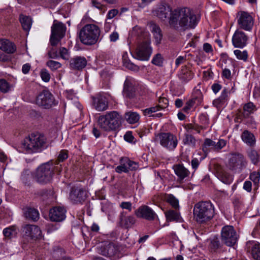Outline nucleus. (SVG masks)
Returning <instances> with one entry per match:
<instances>
[{
    "label": "nucleus",
    "mask_w": 260,
    "mask_h": 260,
    "mask_svg": "<svg viewBox=\"0 0 260 260\" xmlns=\"http://www.w3.org/2000/svg\"><path fill=\"white\" fill-rule=\"evenodd\" d=\"M153 14L161 20L169 19L171 26L177 30L194 28L198 22L196 15L190 8H177L172 10L166 3L158 5L153 11Z\"/></svg>",
    "instance_id": "1"
},
{
    "label": "nucleus",
    "mask_w": 260,
    "mask_h": 260,
    "mask_svg": "<svg viewBox=\"0 0 260 260\" xmlns=\"http://www.w3.org/2000/svg\"><path fill=\"white\" fill-rule=\"evenodd\" d=\"M166 201L175 209L179 208V201L173 195L171 194H168L166 197Z\"/></svg>",
    "instance_id": "41"
},
{
    "label": "nucleus",
    "mask_w": 260,
    "mask_h": 260,
    "mask_svg": "<svg viewBox=\"0 0 260 260\" xmlns=\"http://www.w3.org/2000/svg\"><path fill=\"white\" fill-rule=\"evenodd\" d=\"M221 240L228 246H233L236 243L238 235L233 226L225 225L222 228Z\"/></svg>",
    "instance_id": "6"
},
{
    "label": "nucleus",
    "mask_w": 260,
    "mask_h": 260,
    "mask_svg": "<svg viewBox=\"0 0 260 260\" xmlns=\"http://www.w3.org/2000/svg\"><path fill=\"white\" fill-rule=\"evenodd\" d=\"M244 115L248 117L257 110L256 106L252 102H249L244 106Z\"/></svg>",
    "instance_id": "37"
},
{
    "label": "nucleus",
    "mask_w": 260,
    "mask_h": 260,
    "mask_svg": "<svg viewBox=\"0 0 260 260\" xmlns=\"http://www.w3.org/2000/svg\"><path fill=\"white\" fill-rule=\"evenodd\" d=\"M151 62L156 66H161L163 62V57L160 54L158 53L153 57Z\"/></svg>",
    "instance_id": "50"
},
{
    "label": "nucleus",
    "mask_w": 260,
    "mask_h": 260,
    "mask_svg": "<svg viewBox=\"0 0 260 260\" xmlns=\"http://www.w3.org/2000/svg\"><path fill=\"white\" fill-rule=\"evenodd\" d=\"M175 174L181 179H184L189 175V172L181 165H177L174 167Z\"/></svg>",
    "instance_id": "35"
},
{
    "label": "nucleus",
    "mask_w": 260,
    "mask_h": 260,
    "mask_svg": "<svg viewBox=\"0 0 260 260\" xmlns=\"http://www.w3.org/2000/svg\"><path fill=\"white\" fill-rule=\"evenodd\" d=\"M87 197V192L82 187H74L70 193V199L74 203H82Z\"/></svg>",
    "instance_id": "14"
},
{
    "label": "nucleus",
    "mask_w": 260,
    "mask_h": 260,
    "mask_svg": "<svg viewBox=\"0 0 260 260\" xmlns=\"http://www.w3.org/2000/svg\"><path fill=\"white\" fill-rule=\"evenodd\" d=\"M243 142L247 145L250 146L255 145L256 138L254 135L247 130H244L241 135Z\"/></svg>",
    "instance_id": "26"
},
{
    "label": "nucleus",
    "mask_w": 260,
    "mask_h": 260,
    "mask_svg": "<svg viewBox=\"0 0 260 260\" xmlns=\"http://www.w3.org/2000/svg\"><path fill=\"white\" fill-rule=\"evenodd\" d=\"M66 209L62 207H55L50 210L49 217L51 221L60 222L66 218Z\"/></svg>",
    "instance_id": "20"
},
{
    "label": "nucleus",
    "mask_w": 260,
    "mask_h": 260,
    "mask_svg": "<svg viewBox=\"0 0 260 260\" xmlns=\"http://www.w3.org/2000/svg\"><path fill=\"white\" fill-rule=\"evenodd\" d=\"M237 23L239 27L246 31H250L253 26L254 18L245 11H240L237 14Z\"/></svg>",
    "instance_id": "8"
},
{
    "label": "nucleus",
    "mask_w": 260,
    "mask_h": 260,
    "mask_svg": "<svg viewBox=\"0 0 260 260\" xmlns=\"http://www.w3.org/2000/svg\"><path fill=\"white\" fill-rule=\"evenodd\" d=\"M162 107L160 105H156L154 107H152L149 108H147L143 110V113L145 116H155V117H161L162 114L161 113H158L155 114L154 113L161 110L162 109Z\"/></svg>",
    "instance_id": "28"
},
{
    "label": "nucleus",
    "mask_w": 260,
    "mask_h": 260,
    "mask_svg": "<svg viewBox=\"0 0 260 260\" xmlns=\"http://www.w3.org/2000/svg\"><path fill=\"white\" fill-rule=\"evenodd\" d=\"M118 13V11L117 9H113L108 11L107 14V18L108 19H111L115 17Z\"/></svg>",
    "instance_id": "57"
},
{
    "label": "nucleus",
    "mask_w": 260,
    "mask_h": 260,
    "mask_svg": "<svg viewBox=\"0 0 260 260\" xmlns=\"http://www.w3.org/2000/svg\"><path fill=\"white\" fill-rule=\"evenodd\" d=\"M121 117L116 111L107 113L100 116L99 124L101 128L106 131L116 129L121 123Z\"/></svg>",
    "instance_id": "4"
},
{
    "label": "nucleus",
    "mask_w": 260,
    "mask_h": 260,
    "mask_svg": "<svg viewBox=\"0 0 260 260\" xmlns=\"http://www.w3.org/2000/svg\"><path fill=\"white\" fill-rule=\"evenodd\" d=\"M108 100L104 94L99 93L92 97V106L98 111H104L108 108Z\"/></svg>",
    "instance_id": "15"
},
{
    "label": "nucleus",
    "mask_w": 260,
    "mask_h": 260,
    "mask_svg": "<svg viewBox=\"0 0 260 260\" xmlns=\"http://www.w3.org/2000/svg\"><path fill=\"white\" fill-rule=\"evenodd\" d=\"M133 85L131 81L126 79L125 81L123 87V93L126 96H129L131 92L133 91Z\"/></svg>",
    "instance_id": "42"
},
{
    "label": "nucleus",
    "mask_w": 260,
    "mask_h": 260,
    "mask_svg": "<svg viewBox=\"0 0 260 260\" xmlns=\"http://www.w3.org/2000/svg\"><path fill=\"white\" fill-rule=\"evenodd\" d=\"M152 52L149 42H145L140 44L136 50V58L142 61L148 60Z\"/></svg>",
    "instance_id": "13"
},
{
    "label": "nucleus",
    "mask_w": 260,
    "mask_h": 260,
    "mask_svg": "<svg viewBox=\"0 0 260 260\" xmlns=\"http://www.w3.org/2000/svg\"><path fill=\"white\" fill-rule=\"evenodd\" d=\"M46 66L52 71H54L60 69L62 66L61 64L59 62L53 60H49L47 61Z\"/></svg>",
    "instance_id": "45"
},
{
    "label": "nucleus",
    "mask_w": 260,
    "mask_h": 260,
    "mask_svg": "<svg viewBox=\"0 0 260 260\" xmlns=\"http://www.w3.org/2000/svg\"><path fill=\"white\" fill-rule=\"evenodd\" d=\"M109 38L111 42H116L119 38V34L117 31H113L110 35Z\"/></svg>",
    "instance_id": "62"
},
{
    "label": "nucleus",
    "mask_w": 260,
    "mask_h": 260,
    "mask_svg": "<svg viewBox=\"0 0 260 260\" xmlns=\"http://www.w3.org/2000/svg\"><path fill=\"white\" fill-rule=\"evenodd\" d=\"M66 31V25L61 22L54 21L51 27V35L50 42L52 46H56L64 36Z\"/></svg>",
    "instance_id": "7"
},
{
    "label": "nucleus",
    "mask_w": 260,
    "mask_h": 260,
    "mask_svg": "<svg viewBox=\"0 0 260 260\" xmlns=\"http://www.w3.org/2000/svg\"><path fill=\"white\" fill-rule=\"evenodd\" d=\"M31 69V66L29 63H26L22 66V72L24 74H27Z\"/></svg>",
    "instance_id": "61"
},
{
    "label": "nucleus",
    "mask_w": 260,
    "mask_h": 260,
    "mask_svg": "<svg viewBox=\"0 0 260 260\" xmlns=\"http://www.w3.org/2000/svg\"><path fill=\"white\" fill-rule=\"evenodd\" d=\"M250 179L252 180L254 184L258 183L260 179V174L257 172H253L250 175Z\"/></svg>",
    "instance_id": "52"
},
{
    "label": "nucleus",
    "mask_w": 260,
    "mask_h": 260,
    "mask_svg": "<svg viewBox=\"0 0 260 260\" xmlns=\"http://www.w3.org/2000/svg\"><path fill=\"white\" fill-rule=\"evenodd\" d=\"M36 104L45 109H49L57 105L53 95L48 91L44 90L37 97Z\"/></svg>",
    "instance_id": "9"
},
{
    "label": "nucleus",
    "mask_w": 260,
    "mask_h": 260,
    "mask_svg": "<svg viewBox=\"0 0 260 260\" xmlns=\"http://www.w3.org/2000/svg\"><path fill=\"white\" fill-rule=\"evenodd\" d=\"M162 146H177L178 140L175 135L171 133H161L157 136Z\"/></svg>",
    "instance_id": "18"
},
{
    "label": "nucleus",
    "mask_w": 260,
    "mask_h": 260,
    "mask_svg": "<svg viewBox=\"0 0 260 260\" xmlns=\"http://www.w3.org/2000/svg\"><path fill=\"white\" fill-rule=\"evenodd\" d=\"M120 207L123 209H127L129 211L132 210V204L129 202H122L120 204Z\"/></svg>",
    "instance_id": "56"
},
{
    "label": "nucleus",
    "mask_w": 260,
    "mask_h": 260,
    "mask_svg": "<svg viewBox=\"0 0 260 260\" xmlns=\"http://www.w3.org/2000/svg\"><path fill=\"white\" fill-rule=\"evenodd\" d=\"M54 171H60L59 167H55L52 161H48L40 166L37 169L35 177L38 182L47 183L51 179Z\"/></svg>",
    "instance_id": "5"
},
{
    "label": "nucleus",
    "mask_w": 260,
    "mask_h": 260,
    "mask_svg": "<svg viewBox=\"0 0 260 260\" xmlns=\"http://www.w3.org/2000/svg\"><path fill=\"white\" fill-rule=\"evenodd\" d=\"M19 20L23 29L26 31L29 30L32 24L31 18L28 16L21 14L19 17Z\"/></svg>",
    "instance_id": "32"
},
{
    "label": "nucleus",
    "mask_w": 260,
    "mask_h": 260,
    "mask_svg": "<svg viewBox=\"0 0 260 260\" xmlns=\"http://www.w3.org/2000/svg\"><path fill=\"white\" fill-rule=\"evenodd\" d=\"M165 215L168 221H179L181 219L180 213L177 210H169L166 212Z\"/></svg>",
    "instance_id": "34"
},
{
    "label": "nucleus",
    "mask_w": 260,
    "mask_h": 260,
    "mask_svg": "<svg viewBox=\"0 0 260 260\" xmlns=\"http://www.w3.org/2000/svg\"><path fill=\"white\" fill-rule=\"evenodd\" d=\"M124 139L126 142L132 144H135V141H134L135 138L133 136L131 132H126L124 136Z\"/></svg>",
    "instance_id": "54"
},
{
    "label": "nucleus",
    "mask_w": 260,
    "mask_h": 260,
    "mask_svg": "<svg viewBox=\"0 0 260 260\" xmlns=\"http://www.w3.org/2000/svg\"><path fill=\"white\" fill-rule=\"evenodd\" d=\"M179 79L183 82H187L192 78V74L189 70L184 67L178 74Z\"/></svg>",
    "instance_id": "29"
},
{
    "label": "nucleus",
    "mask_w": 260,
    "mask_h": 260,
    "mask_svg": "<svg viewBox=\"0 0 260 260\" xmlns=\"http://www.w3.org/2000/svg\"><path fill=\"white\" fill-rule=\"evenodd\" d=\"M200 122L203 128H206L209 124V120L206 114H202L199 116Z\"/></svg>",
    "instance_id": "46"
},
{
    "label": "nucleus",
    "mask_w": 260,
    "mask_h": 260,
    "mask_svg": "<svg viewBox=\"0 0 260 260\" xmlns=\"http://www.w3.org/2000/svg\"><path fill=\"white\" fill-rule=\"evenodd\" d=\"M183 143L185 145L194 146L196 145V139L191 135H186L183 140Z\"/></svg>",
    "instance_id": "47"
},
{
    "label": "nucleus",
    "mask_w": 260,
    "mask_h": 260,
    "mask_svg": "<svg viewBox=\"0 0 260 260\" xmlns=\"http://www.w3.org/2000/svg\"><path fill=\"white\" fill-rule=\"evenodd\" d=\"M136 221L135 218L133 216H128L124 219L125 226L126 228L131 226Z\"/></svg>",
    "instance_id": "53"
},
{
    "label": "nucleus",
    "mask_w": 260,
    "mask_h": 260,
    "mask_svg": "<svg viewBox=\"0 0 260 260\" xmlns=\"http://www.w3.org/2000/svg\"><path fill=\"white\" fill-rule=\"evenodd\" d=\"M246 123L250 127L252 128H256V122L252 117L246 120Z\"/></svg>",
    "instance_id": "60"
},
{
    "label": "nucleus",
    "mask_w": 260,
    "mask_h": 260,
    "mask_svg": "<svg viewBox=\"0 0 260 260\" xmlns=\"http://www.w3.org/2000/svg\"><path fill=\"white\" fill-rule=\"evenodd\" d=\"M233 61L230 59L223 58L221 60V68L222 69L221 76L223 78L230 80L232 78L231 69L233 68Z\"/></svg>",
    "instance_id": "22"
},
{
    "label": "nucleus",
    "mask_w": 260,
    "mask_h": 260,
    "mask_svg": "<svg viewBox=\"0 0 260 260\" xmlns=\"http://www.w3.org/2000/svg\"><path fill=\"white\" fill-rule=\"evenodd\" d=\"M100 35V28L95 24H90L85 25L81 29L79 37L83 44L91 45L97 42Z\"/></svg>",
    "instance_id": "3"
},
{
    "label": "nucleus",
    "mask_w": 260,
    "mask_h": 260,
    "mask_svg": "<svg viewBox=\"0 0 260 260\" xmlns=\"http://www.w3.org/2000/svg\"><path fill=\"white\" fill-rule=\"evenodd\" d=\"M138 218H142L148 220H153L156 216L154 211L149 206L143 205L139 207L135 212Z\"/></svg>",
    "instance_id": "17"
},
{
    "label": "nucleus",
    "mask_w": 260,
    "mask_h": 260,
    "mask_svg": "<svg viewBox=\"0 0 260 260\" xmlns=\"http://www.w3.org/2000/svg\"><path fill=\"white\" fill-rule=\"evenodd\" d=\"M23 236L31 239L41 238L42 232L40 229L35 225L27 224L23 228Z\"/></svg>",
    "instance_id": "19"
},
{
    "label": "nucleus",
    "mask_w": 260,
    "mask_h": 260,
    "mask_svg": "<svg viewBox=\"0 0 260 260\" xmlns=\"http://www.w3.org/2000/svg\"><path fill=\"white\" fill-rule=\"evenodd\" d=\"M11 60V57L4 53L0 52V61L2 62H8Z\"/></svg>",
    "instance_id": "59"
},
{
    "label": "nucleus",
    "mask_w": 260,
    "mask_h": 260,
    "mask_svg": "<svg viewBox=\"0 0 260 260\" xmlns=\"http://www.w3.org/2000/svg\"><path fill=\"white\" fill-rule=\"evenodd\" d=\"M40 76L42 80L45 82H48L51 78V76L46 69H43L40 71Z\"/></svg>",
    "instance_id": "48"
},
{
    "label": "nucleus",
    "mask_w": 260,
    "mask_h": 260,
    "mask_svg": "<svg viewBox=\"0 0 260 260\" xmlns=\"http://www.w3.org/2000/svg\"><path fill=\"white\" fill-rule=\"evenodd\" d=\"M139 168L138 164L131 160L127 157H121L119 160V165L115 169L118 173H128L129 171H134Z\"/></svg>",
    "instance_id": "12"
},
{
    "label": "nucleus",
    "mask_w": 260,
    "mask_h": 260,
    "mask_svg": "<svg viewBox=\"0 0 260 260\" xmlns=\"http://www.w3.org/2000/svg\"><path fill=\"white\" fill-rule=\"evenodd\" d=\"M234 53L238 59L246 61L248 58V53L246 50L242 51L240 50H235Z\"/></svg>",
    "instance_id": "44"
},
{
    "label": "nucleus",
    "mask_w": 260,
    "mask_h": 260,
    "mask_svg": "<svg viewBox=\"0 0 260 260\" xmlns=\"http://www.w3.org/2000/svg\"><path fill=\"white\" fill-rule=\"evenodd\" d=\"M252 184L249 181H246L244 183L243 188L248 192L251 191Z\"/></svg>",
    "instance_id": "63"
},
{
    "label": "nucleus",
    "mask_w": 260,
    "mask_h": 260,
    "mask_svg": "<svg viewBox=\"0 0 260 260\" xmlns=\"http://www.w3.org/2000/svg\"><path fill=\"white\" fill-rule=\"evenodd\" d=\"M122 60L124 66L126 68L135 71H138L139 70V67L132 63L128 58V55L126 52L123 54Z\"/></svg>",
    "instance_id": "33"
},
{
    "label": "nucleus",
    "mask_w": 260,
    "mask_h": 260,
    "mask_svg": "<svg viewBox=\"0 0 260 260\" xmlns=\"http://www.w3.org/2000/svg\"><path fill=\"white\" fill-rule=\"evenodd\" d=\"M203 99V95L199 89L194 90L192 94V97L186 103L185 106L183 108L184 112H187L191 108L200 105Z\"/></svg>",
    "instance_id": "16"
},
{
    "label": "nucleus",
    "mask_w": 260,
    "mask_h": 260,
    "mask_svg": "<svg viewBox=\"0 0 260 260\" xmlns=\"http://www.w3.org/2000/svg\"><path fill=\"white\" fill-rule=\"evenodd\" d=\"M3 234L5 237L11 239L16 236L17 230L15 226L6 228L3 231Z\"/></svg>",
    "instance_id": "39"
},
{
    "label": "nucleus",
    "mask_w": 260,
    "mask_h": 260,
    "mask_svg": "<svg viewBox=\"0 0 260 260\" xmlns=\"http://www.w3.org/2000/svg\"><path fill=\"white\" fill-rule=\"evenodd\" d=\"M0 49L8 53L13 54L16 50L15 44L7 39L0 40Z\"/></svg>",
    "instance_id": "24"
},
{
    "label": "nucleus",
    "mask_w": 260,
    "mask_h": 260,
    "mask_svg": "<svg viewBox=\"0 0 260 260\" xmlns=\"http://www.w3.org/2000/svg\"><path fill=\"white\" fill-rule=\"evenodd\" d=\"M46 143V138L40 133L31 134L22 141L23 146H43Z\"/></svg>",
    "instance_id": "11"
},
{
    "label": "nucleus",
    "mask_w": 260,
    "mask_h": 260,
    "mask_svg": "<svg viewBox=\"0 0 260 260\" xmlns=\"http://www.w3.org/2000/svg\"><path fill=\"white\" fill-rule=\"evenodd\" d=\"M243 156L239 153H232L230 155L226 167L232 171H240L246 166Z\"/></svg>",
    "instance_id": "10"
},
{
    "label": "nucleus",
    "mask_w": 260,
    "mask_h": 260,
    "mask_svg": "<svg viewBox=\"0 0 260 260\" xmlns=\"http://www.w3.org/2000/svg\"><path fill=\"white\" fill-rule=\"evenodd\" d=\"M229 94L230 91L225 88L224 89L220 95L213 101V105L217 109L221 108L228 103L229 100Z\"/></svg>",
    "instance_id": "23"
},
{
    "label": "nucleus",
    "mask_w": 260,
    "mask_h": 260,
    "mask_svg": "<svg viewBox=\"0 0 260 260\" xmlns=\"http://www.w3.org/2000/svg\"><path fill=\"white\" fill-rule=\"evenodd\" d=\"M203 50L206 53H211L213 51L212 46L209 43H205L203 45Z\"/></svg>",
    "instance_id": "64"
},
{
    "label": "nucleus",
    "mask_w": 260,
    "mask_h": 260,
    "mask_svg": "<svg viewBox=\"0 0 260 260\" xmlns=\"http://www.w3.org/2000/svg\"><path fill=\"white\" fill-rule=\"evenodd\" d=\"M86 64L87 61L85 57L77 56L71 59L70 66L71 68L79 70L85 68Z\"/></svg>",
    "instance_id": "25"
},
{
    "label": "nucleus",
    "mask_w": 260,
    "mask_h": 260,
    "mask_svg": "<svg viewBox=\"0 0 260 260\" xmlns=\"http://www.w3.org/2000/svg\"><path fill=\"white\" fill-rule=\"evenodd\" d=\"M196 221L203 223L210 220L215 214L213 205L209 202H200L196 204L193 210Z\"/></svg>",
    "instance_id": "2"
},
{
    "label": "nucleus",
    "mask_w": 260,
    "mask_h": 260,
    "mask_svg": "<svg viewBox=\"0 0 260 260\" xmlns=\"http://www.w3.org/2000/svg\"><path fill=\"white\" fill-rule=\"evenodd\" d=\"M68 157V152L67 150H62L60 151L57 161L59 162L63 161Z\"/></svg>",
    "instance_id": "55"
},
{
    "label": "nucleus",
    "mask_w": 260,
    "mask_h": 260,
    "mask_svg": "<svg viewBox=\"0 0 260 260\" xmlns=\"http://www.w3.org/2000/svg\"><path fill=\"white\" fill-rule=\"evenodd\" d=\"M249 156L252 162L254 164H256L259 160V156L257 152L254 150H251L249 153Z\"/></svg>",
    "instance_id": "51"
},
{
    "label": "nucleus",
    "mask_w": 260,
    "mask_h": 260,
    "mask_svg": "<svg viewBox=\"0 0 260 260\" xmlns=\"http://www.w3.org/2000/svg\"><path fill=\"white\" fill-rule=\"evenodd\" d=\"M140 118L139 114L135 112L129 111L125 114V119L130 124L136 123L139 121Z\"/></svg>",
    "instance_id": "31"
},
{
    "label": "nucleus",
    "mask_w": 260,
    "mask_h": 260,
    "mask_svg": "<svg viewBox=\"0 0 260 260\" xmlns=\"http://www.w3.org/2000/svg\"><path fill=\"white\" fill-rule=\"evenodd\" d=\"M42 147H17V150L25 154H32L42 151Z\"/></svg>",
    "instance_id": "38"
},
{
    "label": "nucleus",
    "mask_w": 260,
    "mask_h": 260,
    "mask_svg": "<svg viewBox=\"0 0 260 260\" xmlns=\"http://www.w3.org/2000/svg\"><path fill=\"white\" fill-rule=\"evenodd\" d=\"M247 37L242 31L236 30L232 38V43L236 48H243L246 46Z\"/></svg>",
    "instance_id": "21"
},
{
    "label": "nucleus",
    "mask_w": 260,
    "mask_h": 260,
    "mask_svg": "<svg viewBox=\"0 0 260 260\" xmlns=\"http://www.w3.org/2000/svg\"><path fill=\"white\" fill-rule=\"evenodd\" d=\"M59 56L61 58L64 60L69 59L70 57L69 51L64 47H60L59 49Z\"/></svg>",
    "instance_id": "49"
},
{
    "label": "nucleus",
    "mask_w": 260,
    "mask_h": 260,
    "mask_svg": "<svg viewBox=\"0 0 260 260\" xmlns=\"http://www.w3.org/2000/svg\"><path fill=\"white\" fill-rule=\"evenodd\" d=\"M48 56L49 58H53V59H56L59 57V55L58 54L57 51L55 50L54 49H51L49 52H48Z\"/></svg>",
    "instance_id": "58"
},
{
    "label": "nucleus",
    "mask_w": 260,
    "mask_h": 260,
    "mask_svg": "<svg viewBox=\"0 0 260 260\" xmlns=\"http://www.w3.org/2000/svg\"><path fill=\"white\" fill-rule=\"evenodd\" d=\"M25 217L29 219L36 221L39 219V213L37 210L33 208H28L24 213Z\"/></svg>",
    "instance_id": "36"
},
{
    "label": "nucleus",
    "mask_w": 260,
    "mask_h": 260,
    "mask_svg": "<svg viewBox=\"0 0 260 260\" xmlns=\"http://www.w3.org/2000/svg\"><path fill=\"white\" fill-rule=\"evenodd\" d=\"M12 86L9 84L6 80H0V91L4 93H6L9 91Z\"/></svg>",
    "instance_id": "43"
},
{
    "label": "nucleus",
    "mask_w": 260,
    "mask_h": 260,
    "mask_svg": "<svg viewBox=\"0 0 260 260\" xmlns=\"http://www.w3.org/2000/svg\"><path fill=\"white\" fill-rule=\"evenodd\" d=\"M150 27L156 43L157 44H159L162 38V35L161 34L160 27L155 24H151Z\"/></svg>",
    "instance_id": "30"
},
{
    "label": "nucleus",
    "mask_w": 260,
    "mask_h": 260,
    "mask_svg": "<svg viewBox=\"0 0 260 260\" xmlns=\"http://www.w3.org/2000/svg\"><path fill=\"white\" fill-rule=\"evenodd\" d=\"M251 254L255 260H260V244L254 243L251 248Z\"/></svg>",
    "instance_id": "40"
},
{
    "label": "nucleus",
    "mask_w": 260,
    "mask_h": 260,
    "mask_svg": "<svg viewBox=\"0 0 260 260\" xmlns=\"http://www.w3.org/2000/svg\"><path fill=\"white\" fill-rule=\"evenodd\" d=\"M218 178L224 184H230L233 181V176L224 170H220L217 173Z\"/></svg>",
    "instance_id": "27"
}]
</instances>
